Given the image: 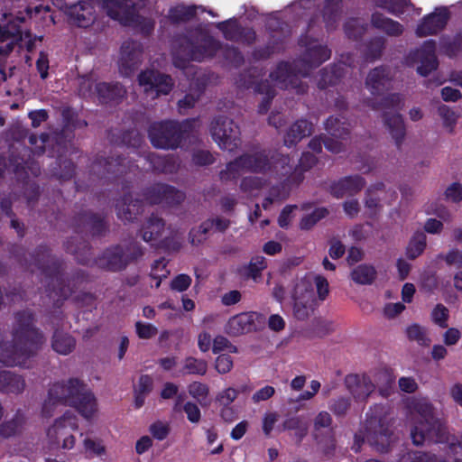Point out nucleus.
I'll return each instance as SVG.
<instances>
[{"instance_id":"nucleus-1","label":"nucleus","mask_w":462,"mask_h":462,"mask_svg":"<svg viewBox=\"0 0 462 462\" xmlns=\"http://www.w3.org/2000/svg\"><path fill=\"white\" fill-rule=\"evenodd\" d=\"M12 337V342L0 343V362L6 365L25 366L46 341L33 326L32 314L28 310L15 315Z\"/></svg>"},{"instance_id":"nucleus-2","label":"nucleus","mask_w":462,"mask_h":462,"mask_svg":"<svg viewBox=\"0 0 462 462\" xmlns=\"http://www.w3.org/2000/svg\"><path fill=\"white\" fill-rule=\"evenodd\" d=\"M412 428L411 437L413 444L421 445L426 441L448 444L455 455H462V431L459 439L450 435L445 424L433 414L431 404L425 399L416 400L411 406Z\"/></svg>"},{"instance_id":"nucleus-3","label":"nucleus","mask_w":462,"mask_h":462,"mask_svg":"<svg viewBox=\"0 0 462 462\" xmlns=\"http://www.w3.org/2000/svg\"><path fill=\"white\" fill-rule=\"evenodd\" d=\"M293 165L288 157L276 155L269 160L264 152H259L245 154L228 163L226 170L220 172V178L222 180H229L246 171H253L282 180L291 173Z\"/></svg>"},{"instance_id":"nucleus-4","label":"nucleus","mask_w":462,"mask_h":462,"mask_svg":"<svg viewBox=\"0 0 462 462\" xmlns=\"http://www.w3.org/2000/svg\"><path fill=\"white\" fill-rule=\"evenodd\" d=\"M389 408L378 404L370 409L366 414L365 432L355 436L353 448L360 449V442L366 440L379 452H386L393 442V435L390 429Z\"/></svg>"},{"instance_id":"nucleus-5","label":"nucleus","mask_w":462,"mask_h":462,"mask_svg":"<svg viewBox=\"0 0 462 462\" xmlns=\"http://www.w3.org/2000/svg\"><path fill=\"white\" fill-rule=\"evenodd\" d=\"M313 283L316 285L317 294L320 300H324L329 292L328 282L321 275H308L298 281L291 294L293 314L298 319H308L314 310Z\"/></svg>"},{"instance_id":"nucleus-6","label":"nucleus","mask_w":462,"mask_h":462,"mask_svg":"<svg viewBox=\"0 0 462 462\" xmlns=\"http://www.w3.org/2000/svg\"><path fill=\"white\" fill-rule=\"evenodd\" d=\"M218 51L223 52L226 60L235 64H238L242 60V56L236 49H224L217 41L201 33L200 44L196 45L194 42L186 41L185 44H180L174 53V64L178 68L184 69V61L182 57L187 60L202 61L206 59L214 57Z\"/></svg>"},{"instance_id":"nucleus-7","label":"nucleus","mask_w":462,"mask_h":462,"mask_svg":"<svg viewBox=\"0 0 462 462\" xmlns=\"http://www.w3.org/2000/svg\"><path fill=\"white\" fill-rule=\"evenodd\" d=\"M42 11L48 13L50 7L38 5L33 10L26 8L24 13L20 12L15 16L13 14H4L6 24L0 25V43L5 45L0 46V53H8L13 50L14 42L22 40L20 24L25 21L26 17H32L33 14H37Z\"/></svg>"},{"instance_id":"nucleus-8","label":"nucleus","mask_w":462,"mask_h":462,"mask_svg":"<svg viewBox=\"0 0 462 462\" xmlns=\"http://www.w3.org/2000/svg\"><path fill=\"white\" fill-rule=\"evenodd\" d=\"M102 6L111 19L124 25L139 26L144 19L145 12L136 0H103Z\"/></svg>"},{"instance_id":"nucleus-9","label":"nucleus","mask_w":462,"mask_h":462,"mask_svg":"<svg viewBox=\"0 0 462 462\" xmlns=\"http://www.w3.org/2000/svg\"><path fill=\"white\" fill-rule=\"evenodd\" d=\"M78 429L77 417L71 412H65L62 417L56 420L54 424L48 429L47 436L53 443L62 441V448L70 449L75 445V438L72 431Z\"/></svg>"},{"instance_id":"nucleus-10","label":"nucleus","mask_w":462,"mask_h":462,"mask_svg":"<svg viewBox=\"0 0 462 462\" xmlns=\"http://www.w3.org/2000/svg\"><path fill=\"white\" fill-rule=\"evenodd\" d=\"M153 146L161 149H174L180 141V128L175 122L154 123L149 130Z\"/></svg>"},{"instance_id":"nucleus-11","label":"nucleus","mask_w":462,"mask_h":462,"mask_svg":"<svg viewBox=\"0 0 462 462\" xmlns=\"http://www.w3.org/2000/svg\"><path fill=\"white\" fill-rule=\"evenodd\" d=\"M435 52V42L426 41L420 48L409 54L407 62L411 66H416L417 72L420 76L426 77L438 68L439 61Z\"/></svg>"},{"instance_id":"nucleus-12","label":"nucleus","mask_w":462,"mask_h":462,"mask_svg":"<svg viewBox=\"0 0 462 462\" xmlns=\"http://www.w3.org/2000/svg\"><path fill=\"white\" fill-rule=\"evenodd\" d=\"M211 134L223 150L233 151L239 144V129L226 117H219L212 123Z\"/></svg>"},{"instance_id":"nucleus-13","label":"nucleus","mask_w":462,"mask_h":462,"mask_svg":"<svg viewBox=\"0 0 462 462\" xmlns=\"http://www.w3.org/2000/svg\"><path fill=\"white\" fill-rule=\"evenodd\" d=\"M88 393L86 385L79 381V389L78 393L71 389L69 393H65V387L62 385H52L49 390L48 398L44 402L42 413L44 416H51L52 407L60 402H67L75 406L81 399L82 395Z\"/></svg>"},{"instance_id":"nucleus-14","label":"nucleus","mask_w":462,"mask_h":462,"mask_svg":"<svg viewBox=\"0 0 462 462\" xmlns=\"http://www.w3.org/2000/svg\"><path fill=\"white\" fill-rule=\"evenodd\" d=\"M138 80L144 92L151 95L152 98L158 97L160 94L167 95L173 86L170 76L161 74L153 69L143 71L139 75Z\"/></svg>"},{"instance_id":"nucleus-15","label":"nucleus","mask_w":462,"mask_h":462,"mask_svg":"<svg viewBox=\"0 0 462 462\" xmlns=\"http://www.w3.org/2000/svg\"><path fill=\"white\" fill-rule=\"evenodd\" d=\"M142 57L143 48L140 42H125L121 47L118 60L119 72L125 77L132 75L141 63Z\"/></svg>"},{"instance_id":"nucleus-16","label":"nucleus","mask_w":462,"mask_h":462,"mask_svg":"<svg viewBox=\"0 0 462 462\" xmlns=\"http://www.w3.org/2000/svg\"><path fill=\"white\" fill-rule=\"evenodd\" d=\"M307 74L306 70L302 71L300 69L296 73L288 63H281L277 66L276 69L270 74V79L275 86L281 88L291 87L296 89L297 93H303L305 88L298 84V76L305 77Z\"/></svg>"},{"instance_id":"nucleus-17","label":"nucleus","mask_w":462,"mask_h":462,"mask_svg":"<svg viewBox=\"0 0 462 462\" xmlns=\"http://www.w3.org/2000/svg\"><path fill=\"white\" fill-rule=\"evenodd\" d=\"M448 20V10L446 8H438L430 14L425 16L418 24L416 34L419 37L435 34L445 27Z\"/></svg>"},{"instance_id":"nucleus-18","label":"nucleus","mask_w":462,"mask_h":462,"mask_svg":"<svg viewBox=\"0 0 462 462\" xmlns=\"http://www.w3.org/2000/svg\"><path fill=\"white\" fill-rule=\"evenodd\" d=\"M184 199V194L174 188L165 184H156L151 188L146 195V200L151 204L165 203L167 205L178 204Z\"/></svg>"},{"instance_id":"nucleus-19","label":"nucleus","mask_w":462,"mask_h":462,"mask_svg":"<svg viewBox=\"0 0 462 462\" xmlns=\"http://www.w3.org/2000/svg\"><path fill=\"white\" fill-rule=\"evenodd\" d=\"M365 183V180L360 175H352L334 182L330 189L332 195L337 199L351 197L362 190Z\"/></svg>"},{"instance_id":"nucleus-20","label":"nucleus","mask_w":462,"mask_h":462,"mask_svg":"<svg viewBox=\"0 0 462 462\" xmlns=\"http://www.w3.org/2000/svg\"><path fill=\"white\" fill-rule=\"evenodd\" d=\"M65 13L73 23L81 27L88 26L95 20L94 7L87 1H80L69 5L66 8Z\"/></svg>"},{"instance_id":"nucleus-21","label":"nucleus","mask_w":462,"mask_h":462,"mask_svg":"<svg viewBox=\"0 0 462 462\" xmlns=\"http://www.w3.org/2000/svg\"><path fill=\"white\" fill-rule=\"evenodd\" d=\"M346 383L353 397L358 402L366 400L375 388L370 378L365 375H348Z\"/></svg>"},{"instance_id":"nucleus-22","label":"nucleus","mask_w":462,"mask_h":462,"mask_svg":"<svg viewBox=\"0 0 462 462\" xmlns=\"http://www.w3.org/2000/svg\"><path fill=\"white\" fill-rule=\"evenodd\" d=\"M129 259L130 256L121 247L116 246L105 251L97 258V264L100 268L117 271L125 267Z\"/></svg>"},{"instance_id":"nucleus-23","label":"nucleus","mask_w":462,"mask_h":462,"mask_svg":"<svg viewBox=\"0 0 462 462\" xmlns=\"http://www.w3.org/2000/svg\"><path fill=\"white\" fill-rule=\"evenodd\" d=\"M256 314L254 312L240 313L229 319L226 332L231 336H239L250 331L254 324Z\"/></svg>"},{"instance_id":"nucleus-24","label":"nucleus","mask_w":462,"mask_h":462,"mask_svg":"<svg viewBox=\"0 0 462 462\" xmlns=\"http://www.w3.org/2000/svg\"><path fill=\"white\" fill-rule=\"evenodd\" d=\"M219 30L224 33L227 40L243 41L247 43L252 42L255 38V33L251 29H241L235 20H228L217 24Z\"/></svg>"},{"instance_id":"nucleus-25","label":"nucleus","mask_w":462,"mask_h":462,"mask_svg":"<svg viewBox=\"0 0 462 462\" xmlns=\"http://www.w3.org/2000/svg\"><path fill=\"white\" fill-rule=\"evenodd\" d=\"M389 82V71L384 68H376L369 72L365 87L372 95H381L387 88Z\"/></svg>"},{"instance_id":"nucleus-26","label":"nucleus","mask_w":462,"mask_h":462,"mask_svg":"<svg viewBox=\"0 0 462 462\" xmlns=\"http://www.w3.org/2000/svg\"><path fill=\"white\" fill-rule=\"evenodd\" d=\"M312 125L306 120L296 121L290 126L284 136V144L291 146L300 142L302 138L310 134Z\"/></svg>"},{"instance_id":"nucleus-27","label":"nucleus","mask_w":462,"mask_h":462,"mask_svg":"<svg viewBox=\"0 0 462 462\" xmlns=\"http://www.w3.org/2000/svg\"><path fill=\"white\" fill-rule=\"evenodd\" d=\"M95 91L98 98L103 102L121 98L125 93V90L121 85L106 82L96 83Z\"/></svg>"},{"instance_id":"nucleus-28","label":"nucleus","mask_w":462,"mask_h":462,"mask_svg":"<svg viewBox=\"0 0 462 462\" xmlns=\"http://www.w3.org/2000/svg\"><path fill=\"white\" fill-rule=\"evenodd\" d=\"M376 274V270L373 265L364 263L353 268L350 278L356 284L368 285L375 280Z\"/></svg>"},{"instance_id":"nucleus-29","label":"nucleus","mask_w":462,"mask_h":462,"mask_svg":"<svg viewBox=\"0 0 462 462\" xmlns=\"http://www.w3.org/2000/svg\"><path fill=\"white\" fill-rule=\"evenodd\" d=\"M75 346L76 341L70 335L61 331H55L52 337L51 346L56 353L64 356L69 355L73 351Z\"/></svg>"},{"instance_id":"nucleus-30","label":"nucleus","mask_w":462,"mask_h":462,"mask_svg":"<svg viewBox=\"0 0 462 462\" xmlns=\"http://www.w3.org/2000/svg\"><path fill=\"white\" fill-rule=\"evenodd\" d=\"M164 231V223L159 217H152L143 226L142 236L145 242H157Z\"/></svg>"},{"instance_id":"nucleus-31","label":"nucleus","mask_w":462,"mask_h":462,"mask_svg":"<svg viewBox=\"0 0 462 462\" xmlns=\"http://www.w3.org/2000/svg\"><path fill=\"white\" fill-rule=\"evenodd\" d=\"M372 23L374 27L385 32L389 35H399L402 32V25L381 14H374Z\"/></svg>"},{"instance_id":"nucleus-32","label":"nucleus","mask_w":462,"mask_h":462,"mask_svg":"<svg viewBox=\"0 0 462 462\" xmlns=\"http://www.w3.org/2000/svg\"><path fill=\"white\" fill-rule=\"evenodd\" d=\"M330 57V51L317 43L311 44L305 54L304 62L310 63V67L319 66Z\"/></svg>"},{"instance_id":"nucleus-33","label":"nucleus","mask_w":462,"mask_h":462,"mask_svg":"<svg viewBox=\"0 0 462 462\" xmlns=\"http://www.w3.org/2000/svg\"><path fill=\"white\" fill-rule=\"evenodd\" d=\"M215 226L218 230H225L228 223L226 220L223 219H215L213 221H208L203 223L199 227L194 228L189 232V240L192 245H196L200 243L204 239L205 234L208 230Z\"/></svg>"},{"instance_id":"nucleus-34","label":"nucleus","mask_w":462,"mask_h":462,"mask_svg":"<svg viewBox=\"0 0 462 462\" xmlns=\"http://www.w3.org/2000/svg\"><path fill=\"white\" fill-rule=\"evenodd\" d=\"M24 388V381L7 371L0 372V390L8 393H20Z\"/></svg>"},{"instance_id":"nucleus-35","label":"nucleus","mask_w":462,"mask_h":462,"mask_svg":"<svg viewBox=\"0 0 462 462\" xmlns=\"http://www.w3.org/2000/svg\"><path fill=\"white\" fill-rule=\"evenodd\" d=\"M438 114L442 121L443 128L448 134H455L456 125L459 118V115L450 106L441 105L438 107Z\"/></svg>"},{"instance_id":"nucleus-36","label":"nucleus","mask_w":462,"mask_h":462,"mask_svg":"<svg viewBox=\"0 0 462 462\" xmlns=\"http://www.w3.org/2000/svg\"><path fill=\"white\" fill-rule=\"evenodd\" d=\"M343 119L342 116H331L327 120L325 124L326 130L333 137L342 138L348 134L349 124Z\"/></svg>"},{"instance_id":"nucleus-37","label":"nucleus","mask_w":462,"mask_h":462,"mask_svg":"<svg viewBox=\"0 0 462 462\" xmlns=\"http://www.w3.org/2000/svg\"><path fill=\"white\" fill-rule=\"evenodd\" d=\"M201 7L177 5L169 11L168 19L173 23L186 22L192 18Z\"/></svg>"},{"instance_id":"nucleus-38","label":"nucleus","mask_w":462,"mask_h":462,"mask_svg":"<svg viewBox=\"0 0 462 462\" xmlns=\"http://www.w3.org/2000/svg\"><path fill=\"white\" fill-rule=\"evenodd\" d=\"M385 122L392 137L396 144L399 145L405 135V127L402 117L397 114H393L391 116H387Z\"/></svg>"},{"instance_id":"nucleus-39","label":"nucleus","mask_w":462,"mask_h":462,"mask_svg":"<svg viewBox=\"0 0 462 462\" xmlns=\"http://www.w3.org/2000/svg\"><path fill=\"white\" fill-rule=\"evenodd\" d=\"M75 407L86 419L93 417L97 411L96 399L90 392L82 395V399L75 405Z\"/></svg>"},{"instance_id":"nucleus-40","label":"nucleus","mask_w":462,"mask_h":462,"mask_svg":"<svg viewBox=\"0 0 462 462\" xmlns=\"http://www.w3.org/2000/svg\"><path fill=\"white\" fill-rule=\"evenodd\" d=\"M426 247V236L423 233L415 234L411 239L406 254L410 259H415L420 255Z\"/></svg>"},{"instance_id":"nucleus-41","label":"nucleus","mask_w":462,"mask_h":462,"mask_svg":"<svg viewBox=\"0 0 462 462\" xmlns=\"http://www.w3.org/2000/svg\"><path fill=\"white\" fill-rule=\"evenodd\" d=\"M118 217L130 221L134 218V216L139 210V205L137 201L134 203L129 200L128 198H125L121 202H119L116 206Z\"/></svg>"},{"instance_id":"nucleus-42","label":"nucleus","mask_w":462,"mask_h":462,"mask_svg":"<svg viewBox=\"0 0 462 462\" xmlns=\"http://www.w3.org/2000/svg\"><path fill=\"white\" fill-rule=\"evenodd\" d=\"M184 374L204 375L208 371V363L205 360L192 356L184 360Z\"/></svg>"},{"instance_id":"nucleus-43","label":"nucleus","mask_w":462,"mask_h":462,"mask_svg":"<svg viewBox=\"0 0 462 462\" xmlns=\"http://www.w3.org/2000/svg\"><path fill=\"white\" fill-rule=\"evenodd\" d=\"M384 188L383 183L377 182L375 184L371 185L365 193V205L368 209V214L373 215L376 212L377 208L379 207V199L374 197V193L376 191L383 190Z\"/></svg>"},{"instance_id":"nucleus-44","label":"nucleus","mask_w":462,"mask_h":462,"mask_svg":"<svg viewBox=\"0 0 462 462\" xmlns=\"http://www.w3.org/2000/svg\"><path fill=\"white\" fill-rule=\"evenodd\" d=\"M328 215L325 208H316L310 213L304 215L300 220V227L301 229H310L318 221L324 218Z\"/></svg>"},{"instance_id":"nucleus-45","label":"nucleus","mask_w":462,"mask_h":462,"mask_svg":"<svg viewBox=\"0 0 462 462\" xmlns=\"http://www.w3.org/2000/svg\"><path fill=\"white\" fill-rule=\"evenodd\" d=\"M188 392L192 398L204 405L209 394V387L206 383L193 382L188 386Z\"/></svg>"},{"instance_id":"nucleus-46","label":"nucleus","mask_w":462,"mask_h":462,"mask_svg":"<svg viewBox=\"0 0 462 462\" xmlns=\"http://www.w3.org/2000/svg\"><path fill=\"white\" fill-rule=\"evenodd\" d=\"M409 339L417 341L420 345L428 346L430 342L427 329L418 324L411 325L406 329Z\"/></svg>"},{"instance_id":"nucleus-47","label":"nucleus","mask_w":462,"mask_h":462,"mask_svg":"<svg viewBox=\"0 0 462 462\" xmlns=\"http://www.w3.org/2000/svg\"><path fill=\"white\" fill-rule=\"evenodd\" d=\"M256 91L262 95H264L263 101L259 106V112L265 113L269 108L270 101L275 95L274 89L270 85L269 81H266L257 85Z\"/></svg>"},{"instance_id":"nucleus-48","label":"nucleus","mask_w":462,"mask_h":462,"mask_svg":"<svg viewBox=\"0 0 462 462\" xmlns=\"http://www.w3.org/2000/svg\"><path fill=\"white\" fill-rule=\"evenodd\" d=\"M398 462H446L439 460L436 456L420 451L407 452L402 455Z\"/></svg>"},{"instance_id":"nucleus-49","label":"nucleus","mask_w":462,"mask_h":462,"mask_svg":"<svg viewBox=\"0 0 462 462\" xmlns=\"http://www.w3.org/2000/svg\"><path fill=\"white\" fill-rule=\"evenodd\" d=\"M265 182L266 180H263L259 177L249 176L243 179L240 188L242 191L248 193L249 195H254L265 184Z\"/></svg>"},{"instance_id":"nucleus-50","label":"nucleus","mask_w":462,"mask_h":462,"mask_svg":"<svg viewBox=\"0 0 462 462\" xmlns=\"http://www.w3.org/2000/svg\"><path fill=\"white\" fill-rule=\"evenodd\" d=\"M266 267V259L262 255H256L250 261L248 266V276L256 282L261 276V272L263 271Z\"/></svg>"},{"instance_id":"nucleus-51","label":"nucleus","mask_w":462,"mask_h":462,"mask_svg":"<svg viewBox=\"0 0 462 462\" xmlns=\"http://www.w3.org/2000/svg\"><path fill=\"white\" fill-rule=\"evenodd\" d=\"M376 5L386 9L393 14L398 15L403 12L408 5V0H375Z\"/></svg>"},{"instance_id":"nucleus-52","label":"nucleus","mask_w":462,"mask_h":462,"mask_svg":"<svg viewBox=\"0 0 462 462\" xmlns=\"http://www.w3.org/2000/svg\"><path fill=\"white\" fill-rule=\"evenodd\" d=\"M169 274V271L166 269V263L164 259H159L154 262L151 276L155 280V287L158 288L162 282V280L166 278Z\"/></svg>"},{"instance_id":"nucleus-53","label":"nucleus","mask_w":462,"mask_h":462,"mask_svg":"<svg viewBox=\"0 0 462 462\" xmlns=\"http://www.w3.org/2000/svg\"><path fill=\"white\" fill-rule=\"evenodd\" d=\"M287 184L282 185V189L279 187H273L269 194L263 202V208L268 209L273 202L277 200H282L288 196Z\"/></svg>"},{"instance_id":"nucleus-54","label":"nucleus","mask_w":462,"mask_h":462,"mask_svg":"<svg viewBox=\"0 0 462 462\" xmlns=\"http://www.w3.org/2000/svg\"><path fill=\"white\" fill-rule=\"evenodd\" d=\"M234 366L233 358L227 354H220L215 360V369L220 374L229 373Z\"/></svg>"},{"instance_id":"nucleus-55","label":"nucleus","mask_w":462,"mask_h":462,"mask_svg":"<svg viewBox=\"0 0 462 462\" xmlns=\"http://www.w3.org/2000/svg\"><path fill=\"white\" fill-rule=\"evenodd\" d=\"M431 319L440 328L448 327V310L442 304H438L431 312Z\"/></svg>"},{"instance_id":"nucleus-56","label":"nucleus","mask_w":462,"mask_h":462,"mask_svg":"<svg viewBox=\"0 0 462 462\" xmlns=\"http://www.w3.org/2000/svg\"><path fill=\"white\" fill-rule=\"evenodd\" d=\"M307 429V422L303 421L300 417L289 418L282 424V430H296L297 434L300 438L306 434Z\"/></svg>"},{"instance_id":"nucleus-57","label":"nucleus","mask_w":462,"mask_h":462,"mask_svg":"<svg viewBox=\"0 0 462 462\" xmlns=\"http://www.w3.org/2000/svg\"><path fill=\"white\" fill-rule=\"evenodd\" d=\"M135 332L140 338L149 339L157 334L158 329L152 324L137 321L135 323Z\"/></svg>"},{"instance_id":"nucleus-58","label":"nucleus","mask_w":462,"mask_h":462,"mask_svg":"<svg viewBox=\"0 0 462 462\" xmlns=\"http://www.w3.org/2000/svg\"><path fill=\"white\" fill-rule=\"evenodd\" d=\"M150 432L158 440H163L170 433V425L164 421H155L150 426Z\"/></svg>"},{"instance_id":"nucleus-59","label":"nucleus","mask_w":462,"mask_h":462,"mask_svg":"<svg viewBox=\"0 0 462 462\" xmlns=\"http://www.w3.org/2000/svg\"><path fill=\"white\" fill-rule=\"evenodd\" d=\"M446 199L454 203L462 200V184L454 182L449 185L445 190Z\"/></svg>"},{"instance_id":"nucleus-60","label":"nucleus","mask_w":462,"mask_h":462,"mask_svg":"<svg viewBox=\"0 0 462 462\" xmlns=\"http://www.w3.org/2000/svg\"><path fill=\"white\" fill-rule=\"evenodd\" d=\"M442 48L448 56H455L457 51L462 50V32L457 34L452 42H448L443 40Z\"/></svg>"},{"instance_id":"nucleus-61","label":"nucleus","mask_w":462,"mask_h":462,"mask_svg":"<svg viewBox=\"0 0 462 462\" xmlns=\"http://www.w3.org/2000/svg\"><path fill=\"white\" fill-rule=\"evenodd\" d=\"M183 411H185L188 420L191 423L199 422V420L201 419V412H200L199 406L196 403H194L192 402H187L183 405Z\"/></svg>"},{"instance_id":"nucleus-62","label":"nucleus","mask_w":462,"mask_h":462,"mask_svg":"<svg viewBox=\"0 0 462 462\" xmlns=\"http://www.w3.org/2000/svg\"><path fill=\"white\" fill-rule=\"evenodd\" d=\"M238 396V391L229 387L218 393L217 399L225 407L229 406Z\"/></svg>"},{"instance_id":"nucleus-63","label":"nucleus","mask_w":462,"mask_h":462,"mask_svg":"<svg viewBox=\"0 0 462 462\" xmlns=\"http://www.w3.org/2000/svg\"><path fill=\"white\" fill-rule=\"evenodd\" d=\"M23 420L18 417L15 420L7 421L0 426V435L4 437H10L15 434L22 425Z\"/></svg>"},{"instance_id":"nucleus-64","label":"nucleus","mask_w":462,"mask_h":462,"mask_svg":"<svg viewBox=\"0 0 462 462\" xmlns=\"http://www.w3.org/2000/svg\"><path fill=\"white\" fill-rule=\"evenodd\" d=\"M345 31L348 37L356 38L364 32L365 28L358 19H351L346 23Z\"/></svg>"}]
</instances>
